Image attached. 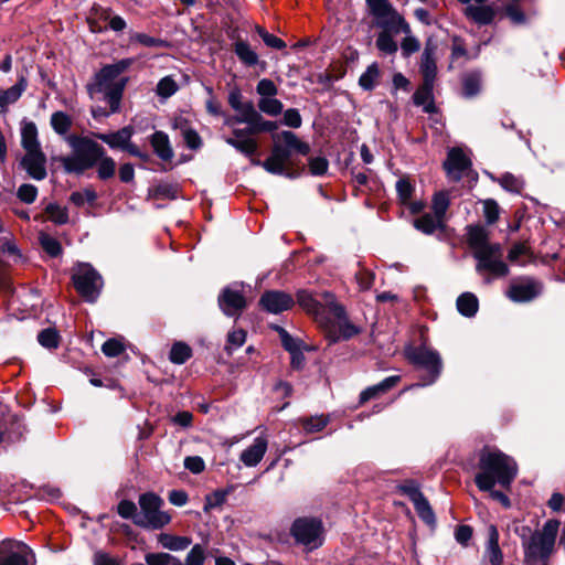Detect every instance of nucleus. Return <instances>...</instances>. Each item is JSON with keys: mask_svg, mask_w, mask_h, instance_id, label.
Instances as JSON below:
<instances>
[{"mask_svg": "<svg viewBox=\"0 0 565 565\" xmlns=\"http://www.w3.org/2000/svg\"><path fill=\"white\" fill-rule=\"evenodd\" d=\"M318 297H313L307 290L297 292L299 306L313 316L331 342L349 340L361 332V329L348 319L344 307L337 301L333 294L326 291Z\"/></svg>", "mask_w": 565, "mask_h": 565, "instance_id": "obj_1", "label": "nucleus"}, {"mask_svg": "<svg viewBox=\"0 0 565 565\" xmlns=\"http://www.w3.org/2000/svg\"><path fill=\"white\" fill-rule=\"evenodd\" d=\"M38 341L46 349H56L58 347V333L52 328L44 329L39 333Z\"/></svg>", "mask_w": 565, "mask_h": 565, "instance_id": "obj_54", "label": "nucleus"}, {"mask_svg": "<svg viewBox=\"0 0 565 565\" xmlns=\"http://www.w3.org/2000/svg\"><path fill=\"white\" fill-rule=\"evenodd\" d=\"M148 565H183L180 559L168 553H150L146 555Z\"/></svg>", "mask_w": 565, "mask_h": 565, "instance_id": "obj_50", "label": "nucleus"}, {"mask_svg": "<svg viewBox=\"0 0 565 565\" xmlns=\"http://www.w3.org/2000/svg\"><path fill=\"white\" fill-rule=\"evenodd\" d=\"M150 143L154 153L163 161H170L173 158V150L169 137L163 131H156L150 136Z\"/></svg>", "mask_w": 565, "mask_h": 565, "instance_id": "obj_25", "label": "nucleus"}, {"mask_svg": "<svg viewBox=\"0 0 565 565\" xmlns=\"http://www.w3.org/2000/svg\"><path fill=\"white\" fill-rule=\"evenodd\" d=\"M163 500L152 493H143L139 497L140 514L135 516V524L142 527L161 529L171 521V516L161 510Z\"/></svg>", "mask_w": 565, "mask_h": 565, "instance_id": "obj_8", "label": "nucleus"}, {"mask_svg": "<svg viewBox=\"0 0 565 565\" xmlns=\"http://www.w3.org/2000/svg\"><path fill=\"white\" fill-rule=\"evenodd\" d=\"M130 65V60H121L115 64L104 66L96 75L94 84L88 86L90 94L102 93L105 88L117 85L119 75Z\"/></svg>", "mask_w": 565, "mask_h": 565, "instance_id": "obj_13", "label": "nucleus"}, {"mask_svg": "<svg viewBox=\"0 0 565 565\" xmlns=\"http://www.w3.org/2000/svg\"><path fill=\"white\" fill-rule=\"evenodd\" d=\"M235 54L239 61L246 66H255L258 63L257 53L245 41H237L235 43Z\"/></svg>", "mask_w": 565, "mask_h": 565, "instance_id": "obj_33", "label": "nucleus"}, {"mask_svg": "<svg viewBox=\"0 0 565 565\" xmlns=\"http://www.w3.org/2000/svg\"><path fill=\"white\" fill-rule=\"evenodd\" d=\"M466 231L467 243L472 250V255H475L477 250L486 249L494 244L489 242V232L481 224L468 225Z\"/></svg>", "mask_w": 565, "mask_h": 565, "instance_id": "obj_22", "label": "nucleus"}, {"mask_svg": "<svg viewBox=\"0 0 565 565\" xmlns=\"http://www.w3.org/2000/svg\"><path fill=\"white\" fill-rule=\"evenodd\" d=\"M436 51L437 45L431 40H427L425 43L419 65L423 82L435 83L437 75V65L435 58Z\"/></svg>", "mask_w": 565, "mask_h": 565, "instance_id": "obj_20", "label": "nucleus"}, {"mask_svg": "<svg viewBox=\"0 0 565 565\" xmlns=\"http://www.w3.org/2000/svg\"><path fill=\"white\" fill-rule=\"evenodd\" d=\"M125 350L121 341L117 339H108L103 345L102 351L106 356L115 358L120 355Z\"/></svg>", "mask_w": 565, "mask_h": 565, "instance_id": "obj_60", "label": "nucleus"}, {"mask_svg": "<svg viewBox=\"0 0 565 565\" xmlns=\"http://www.w3.org/2000/svg\"><path fill=\"white\" fill-rule=\"evenodd\" d=\"M126 84H127V78H120L119 82L117 83V85H113V87L105 88L104 90H102V93H104V95H105L104 99L107 103V105L109 106V109L108 110H102L100 108L93 109L94 117H97L99 115L107 117L111 114L119 111L120 102L122 98V93H124Z\"/></svg>", "mask_w": 565, "mask_h": 565, "instance_id": "obj_19", "label": "nucleus"}, {"mask_svg": "<svg viewBox=\"0 0 565 565\" xmlns=\"http://www.w3.org/2000/svg\"><path fill=\"white\" fill-rule=\"evenodd\" d=\"M134 130L131 127H124L115 132L98 134L97 138L107 143L113 149H124L127 142L130 141Z\"/></svg>", "mask_w": 565, "mask_h": 565, "instance_id": "obj_27", "label": "nucleus"}, {"mask_svg": "<svg viewBox=\"0 0 565 565\" xmlns=\"http://www.w3.org/2000/svg\"><path fill=\"white\" fill-rule=\"evenodd\" d=\"M51 126L57 135L64 136L72 127V118L64 111H55L51 116Z\"/></svg>", "mask_w": 565, "mask_h": 565, "instance_id": "obj_39", "label": "nucleus"}, {"mask_svg": "<svg viewBox=\"0 0 565 565\" xmlns=\"http://www.w3.org/2000/svg\"><path fill=\"white\" fill-rule=\"evenodd\" d=\"M500 185L510 192L520 193L523 189L524 182L522 179L513 175L512 173H504L499 179Z\"/></svg>", "mask_w": 565, "mask_h": 565, "instance_id": "obj_51", "label": "nucleus"}, {"mask_svg": "<svg viewBox=\"0 0 565 565\" xmlns=\"http://www.w3.org/2000/svg\"><path fill=\"white\" fill-rule=\"evenodd\" d=\"M96 166L98 178L100 180H107L114 177L116 171V162L113 158L106 156L105 152Z\"/></svg>", "mask_w": 565, "mask_h": 565, "instance_id": "obj_48", "label": "nucleus"}, {"mask_svg": "<svg viewBox=\"0 0 565 565\" xmlns=\"http://www.w3.org/2000/svg\"><path fill=\"white\" fill-rule=\"evenodd\" d=\"M72 280L76 291L87 302H95L103 289L104 280L89 264H79L73 271Z\"/></svg>", "mask_w": 565, "mask_h": 565, "instance_id": "obj_9", "label": "nucleus"}, {"mask_svg": "<svg viewBox=\"0 0 565 565\" xmlns=\"http://www.w3.org/2000/svg\"><path fill=\"white\" fill-rule=\"evenodd\" d=\"M310 152V146L301 141L292 131H281L274 136V146L269 157L265 161L253 159L254 166L263 167L268 173L285 175L287 178L298 177L294 170V153L307 156Z\"/></svg>", "mask_w": 565, "mask_h": 565, "instance_id": "obj_2", "label": "nucleus"}, {"mask_svg": "<svg viewBox=\"0 0 565 565\" xmlns=\"http://www.w3.org/2000/svg\"><path fill=\"white\" fill-rule=\"evenodd\" d=\"M21 166L34 180L46 178V156L42 149L26 151L21 160Z\"/></svg>", "mask_w": 565, "mask_h": 565, "instance_id": "obj_18", "label": "nucleus"}, {"mask_svg": "<svg viewBox=\"0 0 565 565\" xmlns=\"http://www.w3.org/2000/svg\"><path fill=\"white\" fill-rule=\"evenodd\" d=\"M159 543L167 550L183 551L191 544V540L185 536L160 534Z\"/></svg>", "mask_w": 565, "mask_h": 565, "instance_id": "obj_37", "label": "nucleus"}, {"mask_svg": "<svg viewBox=\"0 0 565 565\" xmlns=\"http://www.w3.org/2000/svg\"><path fill=\"white\" fill-rule=\"evenodd\" d=\"M484 558H487L491 565H502L503 563V554L499 546V531L493 524L488 526Z\"/></svg>", "mask_w": 565, "mask_h": 565, "instance_id": "obj_23", "label": "nucleus"}, {"mask_svg": "<svg viewBox=\"0 0 565 565\" xmlns=\"http://www.w3.org/2000/svg\"><path fill=\"white\" fill-rule=\"evenodd\" d=\"M393 33H388V32H381L376 39V47L379 49V51H381L383 54H386V55H393L397 52L398 50V45L397 43L393 40V36H392Z\"/></svg>", "mask_w": 565, "mask_h": 565, "instance_id": "obj_47", "label": "nucleus"}, {"mask_svg": "<svg viewBox=\"0 0 565 565\" xmlns=\"http://www.w3.org/2000/svg\"><path fill=\"white\" fill-rule=\"evenodd\" d=\"M247 125L248 131L252 132V135L262 131H273L277 128L274 121L265 120L259 113H257L256 117Z\"/></svg>", "mask_w": 565, "mask_h": 565, "instance_id": "obj_52", "label": "nucleus"}, {"mask_svg": "<svg viewBox=\"0 0 565 565\" xmlns=\"http://www.w3.org/2000/svg\"><path fill=\"white\" fill-rule=\"evenodd\" d=\"M434 85L435 83L423 82L413 95L414 104L423 107V110L427 114H431L436 109L433 94Z\"/></svg>", "mask_w": 565, "mask_h": 565, "instance_id": "obj_24", "label": "nucleus"}, {"mask_svg": "<svg viewBox=\"0 0 565 565\" xmlns=\"http://www.w3.org/2000/svg\"><path fill=\"white\" fill-rule=\"evenodd\" d=\"M380 67L377 63H372L367 66L364 73L359 78V85L364 90H372L376 87L380 78Z\"/></svg>", "mask_w": 565, "mask_h": 565, "instance_id": "obj_34", "label": "nucleus"}, {"mask_svg": "<svg viewBox=\"0 0 565 565\" xmlns=\"http://www.w3.org/2000/svg\"><path fill=\"white\" fill-rule=\"evenodd\" d=\"M17 195L23 203L31 204L38 196V188L33 184H22L17 191Z\"/></svg>", "mask_w": 565, "mask_h": 565, "instance_id": "obj_59", "label": "nucleus"}, {"mask_svg": "<svg viewBox=\"0 0 565 565\" xmlns=\"http://www.w3.org/2000/svg\"><path fill=\"white\" fill-rule=\"evenodd\" d=\"M239 287L241 285L234 284L224 288L218 296V306L228 317L238 316L246 307V300Z\"/></svg>", "mask_w": 565, "mask_h": 565, "instance_id": "obj_16", "label": "nucleus"}, {"mask_svg": "<svg viewBox=\"0 0 565 565\" xmlns=\"http://www.w3.org/2000/svg\"><path fill=\"white\" fill-rule=\"evenodd\" d=\"M414 508L418 514V516L428 525H435L436 516L435 513L428 502V500L423 495L414 503Z\"/></svg>", "mask_w": 565, "mask_h": 565, "instance_id": "obj_40", "label": "nucleus"}, {"mask_svg": "<svg viewBox=\"0 0 565 565\" xmlns=\"http://www.w3.org/2000/svg\"><path fill=\"white\" fill-rule=\"evenodd\" d=\"M96 199L97 194L92 189H85L84 191H75L70 196V201L78 207L83 206L86 202L93 204L96 201Z\"/></svg>", "mask_w": 565, "mask_h": 565, "instance_id": "obj_53", "label": "nucleus"}, {"mask_svg": "<svg viewBox=\"0 0 565 565\" xmlns=\"http://www.w3.org/2000/svg\"><path fill=\"white\" fill-rule=\"evenodd\" d=\"M236 111L238 115L232 119L233 122L236 124H248L257 114L252 103H245L241 109H237Z\"/></svg>", "mask_w": 565, "mask_h": 565, "instance_id": "obj_58", "label": "nucleus"}, {"mask_svg": "<svg viewBox=\"0 0 565 565\" xmlns=\"http://www.w3.org/2000/svg\"><path fill=\"white\" fill-rule=\"evenodd\" d=\"M40 244L43 250L51 257H57L62 254L61 243L47 233H40Z\"/></svg>", "mask_w": 565, "mask_h": 565, "instance_id": "obj_43", "label": "nucleus"}, {"mask_svg": "<svg viewBox=\"0 0 565 565\" xmlns=\"http://www.w3.org/2000/svg\"><path fill=\"white\" fill-rule=\"evenodd\" d=\"M192 356V349L184 342H175L169 353V360L173 364H183Z\"/></svg>", "mask_w": 565, "mask_h": 565, "instance_id": "obj_38", "label": "nucleus"}, {"mask_svg": "<svg viewBox=\"0 0 565 565\" xmlns=\"http://www.w3.org/2000/svg\"><path fill=\"white\" fill-rule=\"evenodd\" d=\"M245 340L246 332L243 329L233 330L227 334L225 350L231 354L234 349L241 348L245 343Z\"/></svg>", "mask_w": 565, "mask_h": 565, "instance_id": "obj_57", "label": "nucleus"}, {"mask_svg": "<svg viewBox=\"0 0 565 565\" xmlns=\"http://www.w3.org/2000/svg\"><path fill=\"white\" fill-rule=\"evenodd\" d=\"M419 41L411 33L406 34L401 43V50L404 57L411 56L413 53L419 51Z\"/></svg>", "mask_w": 565, "mask_h": 565, "instance_id": "obj_61", "label": "nucleus"}, {"mask_svg": "<svg viewBox=\"0 0 565 565\" xmlns=\"http://www.w3.org/2000/svg\"><path fill=\"white\" fill-rule=\"evenodd\" d=\"M500 209L494 200L483 202V215L488 224H494L499 220Z\"/></svg>", "mask_w": 565, "mask_h": 565, "instance_id": "obj_62", "label": "nucleus"}, {"mask_svg": "<svg viewBox=\"0 0 565 565\" xmlns=\"http://www.w3.org/2000/svg\"><path fill=\"white\" fill-rule=\"evenodd\" d=\"M479 469L475 482L481 491H490L495 484L508 489L518 473L513 458L498 450L484 449L480 454Z\"/></svg>", "mask_w": 565, "mask_h": 565, "instance_id": "obj_3", "label": "nucleus"}, {"mask_svg": "<svg viewBox=\"0 0 565 565\" xmlns=\"http://www.w3.org/2000/svg\"><path fill=\"white\" fill-rule=\"evenodd\" d=\"M465 14L479 24H489L494 18L493 10L488 6H468Z\"/></svg>", "mask_w": 565, "mask_h": 565, "instance_id": "obj_31", "label": "nucleus"}, {"mask_svg": "<svg viewBox=\"0 0 565 565\" xmlns=\"http://www.w3.org/2000/svg\"><path fill=\"white\" fill-rule=\"evenodd\" d=\"M471 168V160L460 148H451L444 162V169L449 180L458 182Z\"/></svg>", "mask_w": 565, "mask_h": 565, "instance_id": "obj_15", "label": "nucleus"}, {"mask_svg": "<svg viewBox=\"0 0 565 565\" xmlns=\"http://www.w3.org/2000/svg\"><path fill=\"white\" fill-rule=\"evenodd\" d=\"M322 523L316 519L300 518L291 526V534L295 540L309 550L322 545Z\"/></svg>", "mask_w": 565, "mask_h": 565, "instance_id": "obj_11", "label": "nucleus"}, {"mask_svg": "<svg viewBox=\"0 0 565 565\" xmlns=\"http://www.w3.org/2000/svg\"><path fill=\"white\" fill-rule=\"evenodd\" d=\"M399 382L398 375H392L384 379L382 382L366 387L360 394V403H365L372 398L380 396L393 388Z\"/></svg>", "mask_w": 565, "mask_h": 565, "instance_id": "obj_28", "label": "nucleus"}, {"mask_svg": "<svg viewBox=\"0 0 565 565\" xmlns=\"http://www.w3.org/2000/svg\"><path fill=\"white\" fill-rule=\"evenodd\" d=\"M179 86L171 76L162 77L157 84L156 93L161 98H169L174 95Z\"/></svg>", "mask_w": 565, "mask_h": 565, "instance_id": "obj_49", "label": "nucleus"}, {"mask_svg": "<svg viewBox=\"0 0 565 565\" xmlns=\"http://www.w3.org/2000/svg\"><path fill=\"white\" fill-rule=\"evenodd\" d=\"M543 291L541 281L532 277H521L510 284L505 295L513 302H529Z\"/></svg>", "mask_w": 565, "mask_h": 565, "instance_id": "obj_12", "label": "nucleus"}, {"mask_svg": "<svg viewBox=\"0 0 565 565\" xmlns=\"http://www.w3.org/2000/svg\"><path fill=\"white\" fill-rule=\"evenodd\" d=\"M26 81L21 77L13 86L0 89V111H6L8 106L14 104L26 88Z\"/></svg>", "mask_w": 565, "mask_h": 565, "instance_id": "obj_29", "label": "nucleus"}, {"mask_svg": "<svg viewBox=\"0 0 565 565\" xmlns=\"http://www.w3.org/2000/svg\"><path fill=\"white\" fill-rule=\"evenodd\" d=\"M397 196L401 204L409 203L413 198L415 185L407 177L399 178L395 184Z\"/></svg>", "mask_w": 565, "mask_h": 565, "instance_id": "obj_42", "label": "nucleus"}, {"mask_svg": "<svg viewBox=\"0 0 565 565\" xmlns=\"http://www.w3.org/2000/svg\"><path fill=\"white\" fill-rule=\"evenodd\" d=\"M259 109L270 116H277L282 111V103L276 98H260L258 103Z\"/></svg>", "mask_w": 565, "mask_h": 565, "instance_id": "obj_56", "label": "nucleus"}, {"mask_svg": "<svg viewBox=\"0 0 565 565\" xmlns=\"http://www.w3.org/2000/svg\"><path fill=\"white\" fill-rule=\"evenodd\" d=\"M225 141L245 156H254L258 149V145L253 138L226 139Z\"/></svg>", "mask_w": 565, "mask_h": 565, "instance_id": "obj_45", "label": "nucleus"}, {"mask_svg": "<svg viewBox=\"0 0 565 565\" xmlns=\"http://www.w3.org/2000/svg\"><path fill=\"white\" fill-rule=\"evenodd\" d=\"M21 145L24 151H32L41 149L38 138V128L33 121L23 119L21 121Z\"/></svg>", "mask_w": 565, "mask_h": 565, "instance_id": "obj_26", "label": "nucleus"}, {"mask_svg": "<svg viewBox=\"0 0 565 565\" xmlns=\"http://www.w3.org/2000/svg\"><path fill=\"white\" fill-rule=\"evenodd\" d=\"M300 424L306 433L312 434L321 431L329 424V418L323 415L311 416L301 418Z\"/></svg>", "mask_w": 565, "mask_h": 565, "instance_id": "obj_44", "label": "nucleus"}, {"mask_svg": "<svg viewBox=\"0 0 565 565\" xmlns=\"http://www.w3.org/2000/svg\"><path fill=\"white\" fill-rule=\"evenodd\" d=\"M31 558L33 554L26 545L14 541L0 543V565H30Z\"/></svg>", "mask_w": 565, "mask_h": 565, "instance_id": "obj_14", "label": "nucleus"}, {"mask_svg": "<svg viewBox=\"0 0 565 565\" xmlns=\"http://www.w3.org/2000/svg\"><path fill=\"white\" fill-rule=\"evenodd\" d=\"M473 258L477 260L476 271L484 277L486 284L509 274V267L503 262V252L499 243H494L486 249L477 250Z\"/></svg>", "mask_w": 565, "mask_h": 565, "instance_id": "obj_7", "label": "nucleus"}, {"mask_svg": "<svg viewBox=\"0 0 565 565\" xmlns=\"http://www.w3.org/2000/svg\"><path fill=\"white\" fill-rule=\"evenodd\" d=\"M559 525L556 519L547 520L541 530L534 531L530 537L522 540L524 565H547V561L555 551Z\"/></svg>", "mask_w": 565, "mask_h": 565, "instance_id": "obj_4", "label": "nucleus"}, {"mask_svg": "<svg viewBox=\"0 0 565 565\" xmlns=\"http://www.w3.org/2000/svg\"><path fill=\"white\" fill-rule=\"evenodd\" d=\"M205 559L204 548L200 544H195L186 555V565H203Z\"/></svg>", "mask_w": 565, "mask_h": 565, "instance_id": "obj_64", "label": "nucleus"}, {"mask_svg": "<svg viewBox=\"0 0 565 565\" xmlns=\"http://www.w3.org/2000/svg\"><path fill=\"white\" fill-rule=\"evenodd\" d=\"M66 140L73 154L63 158V167L70 173L79 174L95 167L104 154L105 149L92 139L70 136Z\"/></svg>", "mask_w": 565, "mask_h": 565, "instance_id": "obj_5", "label": "nucleus"}, {"mask_svg": "<svg viewBox=\"0 0 565 565\" xmlns=\"http://www.w3.org/2000/svg\"><path fill=\"white\" fill-rule=\"evenodd\" d=\"M450 206L449 193L440 191L434 194L431 200V210L434 215L445 222V216Z\"/></svg>", "mask_w": 565, "mask_h": 565, "instance_id": "obj_35", "label": "nucleus"}, {"mask_svg": "<svg viewBox=\"0 0 565 565\" xmlns=\"http://www.w3.org/2000/svg\"><path fill=\"white\" fill-rule=\"evenodd\" d=\"M481 88V75L478 72H471L462 78L463 96L471 98L479 94Z\"/></svg>", "mask_w": 565, "mask_h": 565, "instance_id": "obj_36", "label": "nucleus"}, {"mask_svg": "<svg viewBox=\"0 0 565 565\" xmlns=\"http://www.w3.org/2000/svg\"><path fill=\"white\" fill-rule=\"evenodd\" d=\"M413 225L416 230L424 234L430 235L437 230L444 228V221L434 214L425 213L422 216L414 220Z\"/></svg>", "mask_w": 565, "mask_h": 565, "instance_id": "obj_30", "label": "nucleus"}, {"mask_svg": "<svg viewBox=\"0 0 565 565\" xmlns=\"http://www.w3.org/2000/svg\"><path fill=\"white\" fill-rule=\"evenodd\" d=\"M259 306L269 313H280L294 306V298L280 290H268L259 299Z\"/></svg>", "mask_w": 565, "mask_h": 565, "instance_id": "obj_17", "label": "nucleus"}, {"mask_svg": "<svg viewBox=\"0 0 565 565\" xmlns=\"http://www.w3.org/2000/svg\"><path fill=\"white\" fill-rule=\"evenodd\" d=\"M267 447L268 440L266 436H258L254 439L253 444L241 454L239 459L246 467H255L264 458Z\"/></svg>", "mask_w": 565, "mask_h": 565, "instance_id": "obj_21", "label": "nucleus"}, {"mask_svg": "<svg viewBox=\"0 0 565 565\" xmlns=\"http://www.w3.org/2000/svg\"><path fill=\"white\" fill-rule=\"evenodd\" d=\"M479 308L478 298L471 292H463L457 299V309L465 317H473Z\"/></svg>", "mask_w": 565, "mask_h": 565, "instance_id": "obj_32", "label": "nucleus"}, {"mask_svg": "<svg viewBox=\"0 0 565 565\" xmlns=\"http://www.w3.org/2000/svg\"><path fill=\"white\" fill-rule=\"evenodd\" d=\"M329 168V162L324 157H311L309 159V170L312 175H323Z\"/></svg>", "mask_w": 565, "mask_h": 565, "instance_id": "obj_63", "label": "nucleus"}, {"mask_svg": "<svg viewBox=\"0 0 565 565\" xmlns=\"http://www.w3.org/2000/svg\"><path fill=\"white\" fill-rule=\"evenodd\" d=\"M130 41L139 43L146 47H169L170 44L167 40L154 38L146 33L135 32L130 35Z\"/></svg>", "mask_w": 565, "mask_h": 565, "instance_id": "obj_41", "label": "nucleus"}, {"mask_svg": "<svg viewBox=\"0 0 565 565\" xmlns=\"http://www.w3.org/2000/svg\"><path fill=\"white\" fill-rule=\"evenodd\" d=\"M45 213L47 214V217L50 221L57 225H63L68 222V211L66 207L61 206L56 203H50L45 207Z\"/></svg>", "mask_w": 565, "mask_h": 565, "instance_id": "obj_46", "label": "nucleus"}, {"mask_svg": "<svg viewBox=\"0 0 565 565\" xmlns=\"http://www.w3.org/2000/svg\"><path fill=\"white\" fill-rule=\"evenodd\" d=\"M397 489L402 494L407 495L412 503L424 495L419 489V484L414 480L404 481L398 484Z\"/></svg>", "mask_w": 565, "mask_h": 565, "instance_id": "obj_55", "label": "nucleus"}, {"mask_svg": "<svg viewBox=\"0 0 565 565\" xmlns=\"http://www.w3.org/2000/svg\"><path fill=\"white\" fill-rule=\"evenodd\" d=\"M371 14L375 18L377 26L382 32L398 34L411 33V26L405 19L394 9L388 0H374L373 8H370Z\"/></svg>", "mask_w": 565, "mask_h": 565, "instance_id": "obj_10", "label": "nucleus"}, {"mask_svg": "<svg viewBox=\"0 0 565 565\" xmlns=\"http://www.w3.org/2000/svg\"><path fill=\"white\" fill-rule=\"evenodd\" d=\"M405 355L415 367L426 371V375L413 387L429 386L439 379L443 371V360L438 351L426 344H420L408 347L405 350Z\"/></svg>", "mask_w": 565, "mask_h": 565, "instance_id": "obj_6", "label": "nucleus"}]
</instances>
